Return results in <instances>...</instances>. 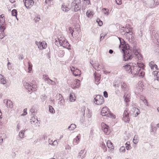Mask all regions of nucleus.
<instances>
[{
    "instance_id": "57",
    "label": "nucleus",
    "mask_w": 159,
    "mask_h": 159,
    "mask_svg": "<svg viewBox=\"0 0 159 159\" xmlns=\"http://www.w3.org/2000/svg\"><path fill=\"white\" fill-rule=\"evenodd\" d=\"M120 152H125V147L124 146H122L120 147Z\"/></svg>"
},
{
    "instance_id": "18",
    "label": "nucleus",
    "mask_w": 159,
    "mask_h": 159,
    "mask_svg": "<svg viewBox=\"0 0 159 159\" xmlns=\"http://www.w3.org/2000/svg\"><path fill=\"white\" fill-rule=\"evenodd\" d=\"M151 132L153 134H154L156 133L157 130V127L155 126L152 123L151 125Z\"/></svg>"
},
{
    "instance_id": "25",
    "label": "nucleus",
    "mask_w": 159,
    "mask_h": 159,
    "mask_svg": "<svg viewBox=\"0 0 159 159\" xmlns=\"http://www.w3.org/2000/svg\"><path fill=\"white\" fill-rule=\"evenodd\" d=\"M61 9L63 11L65 12H67L70 10L69 8L67 6L65 5H62Z\"/></svg>"
},
{
    "instance_id": "6",
    "label": "nucleus",
    "mask_w": 159,
    "mask_h": 159,
    "mask_svg": "<svg viewBox=\"0 0 159 159\" xmlns=\"http://www.w3.org/2000/svg\"><path fill=\"white\" fill-rule=\"evenodd\" d=\"M23 2L25 6L27 9L30 8L34 3L33 0H24Z\"/></svg>"
},
{
    "instance_id": "61",
    "label": "nucleus",
    "mask_w": 159,
    "mask_h": 159,
    "mask_svg": "<svg viewBox=\"0 0 159 159\" xmlns=\"http://www.w3.org/2000/svg\"><path fill=\"white\" fill-rule=\"evenodd\" d=\"M116 4L120 5L122 4V0H115Z\"/></svg>"
},
{
    "instance_id": "46",
    "label": "nucleus",
    "mask_w": 159,
    "mask_h": 159,
    "mask_svg": "<svg viewBox=\"0 0 159 159\" xmlns=\"http://www.w3.org/2000/svg\"><path fill=\"white\" fill-rule=\"evenodd\" d=\"M40 16L39 15H36L34 19V20L35 22L37 23L40 20Z\"/></svg>"
},
{
    "instance_id": "62",
    "label": "nucleus",
    "mask_w": 159,
    "mask_h": 159,
    "mask_svg": "<svg viewBox=\"0 0 159 159\" xmlns=\"http://www.w3.org/2000/svg\"><path fill=\"white\" fill-rule=\"evenodd\" d=\"M101 68H103V67L100 65L98 64L97 67V70L98 71L100 70Z\"/></svg>"
},
{
    "instance_id": "52",
    "label": "nucleus",
    "mask_w": 159,
    "mask_h": 159,
    "mask_svg": "<svg viewBox=\"0 0 159 159\" xmlns=\"http://www.w3.org/2000/svg\"><path fill=\"white\" fill-rule=\"evenodd\" d=\"M102 11L104 14L106 15H108V14L109 10L108 9L105 8H103L102 9Z\"/></svg>"
},
{
    "instance_id": "45",
    "label": "nucleus",
    "mask_w": 159,
    "mask_h": 159,
    "mask_svg": "<svg viewBox=\"0 0 159 159\" xmlns=\"http://www.w3.org/2000/svg\"><path fill=\"white\" fill-rule=\"evenodd\" d=\"M17 11L16 9H13L11 11V15L13 16H15L16 17L17 16Z\"/></svg>"
},
{
    "instance_id": "38",
    "label": "nucleus",
    "mask_w": 159,
    "mask_h": 159,
    "mask_svg": "<svg viewBox=\"0 0 159 159\" xmlns=\"http://www.w3.org/2000/svg\"><path fill=\"white\" fill-rule=\"evenodd\" d=\"M85 107H84L83 106L82 107H81V115H83V116H82V118L83 119H84V115L85 114Z\"/></svg>"
},
{
    "instance_id": "15",
    "label": "nucleus",
    "mask_w": 159,
    "mask_h": 159,
    "mask_svg": "<svg viewBox=\"0 0 159 159\" xmlns=\"http://www.w3.org/2000/svg\"><path fill=\"white\" fill-rule=\"evenodd\" d=\"M46 77L44 79V80L47 82V83L49 84H51L52 85H55V82L54 81L50 79L48 77V75L45 76Z\"/></svg>"
},
{
    "instance_id": "13",
    "label": "nucleus",
    "mask_w": 159,
    "mask_h": 159,
    "mask_svg": "<svg viewBox=\"0 0 159 159\" xmlns=\"http://www.w3.org/2000/svg\"><path fill=\"white\" fill-rule=\"evenodd\" d=\"M35 43L38 46V48L40 50H42L43 49L45 48L47 46V43H46L45 45H43L44 43L43 42H38L36 41L35 42Z\"/></svg>"
},
{
    "instance_id": "23",
    "label": "nucleus",
    "mask_w": 159,
    "mask_h": 159,
    "mask_svg": "<svg viewBox=\"0 0 159 159\" xmlns=\"http://www.w3.org/2000/svg\"><path fill=\"white\" fill-rule=\"evenodd\" d=\"M6 23H0V30L2 31V32H4V31L6 28Z\"/></svg>"
},
{
    "instance_id": "29",
    "label": "nucleus",
    "mask_w": 159,
    "mask_h": 159,
    "mask_svg": "<svg viewBox=\"0 0 159 159\" xmlns=\"http://www.w3.org/2000/svg\"><path fill=\"white\" fill-rule=\"evenodd\" d=\"M87 16L89 18L92 17L93 15V12L90 10H88L86 13Z\"/></svg>"
},
{
    "instance_id": "43",
    "label": "nucleus",
    "mask_w": 159,
    "mask_h": 159,
    "mask_svg": "<svg viewBox=\"0 0 159 159\" xmlns=\"http://www.w3.org/2000/svg\"><path fill=\"white\" fill-rule=\"evenodd\" d=\"M141 100L147 106H149L148 105V102L147 100L145 99V98L143 97L142 98H141Z\"/></svg>"
},
{
    "instance_id": "40",
    "label": "nucleus",
    "mask_w": 159,
    "mask_h": 159,
    "mask_svg": "<svg viewBox=\"0 0 159 159\" xmlns=\"http://www.w3.org/2000/svg\"><path fill=\"white\" fill-rule=\"evenodd\" d=\"M155 63L153 61H151L149 63V66L152 70H154Z\"/></svg>"
},
{
    "instance_id": "10",
    "label": "nucleus",
    "mask_w": 159,
    "mask_h": 159,
    "mask_svg": "<svg viewBox=\"0 0 159 159\" xmlns=\"http://www.w3.org/2000/svg\"><path fill=\"white\" fill-rule=\"evenodd\" d=\"M147 2L145 5L146 7L150 8L154 7L155 1L154 0H148Z\"/></svg>"
},
{
    "instance_id": "44",
    "label": "nucleus",
    "mask_w": 159,
    "mask_h": 159,
    "mask_svg": "<svg viewBox=\"0 0 159 159\" xmlns=\"http://www.w3.org/2000/svg\"><path fill=\"white\" fill-rule=\"evenodd\" d=\"M129 95L127 94L126 96L125 95L124 96V101L126 102H127L129 101Z\"/></svg>"
},
{
    "instance_id": "1",
    "label": "nucleus",
    "mask_w": 159,
    "mask_h": 159,
    "mask_svg": "<svg viewBox=\"0 0 159 159\" xmlns=\"http://www.w3.org/2000/svg\"><path fill=\"white\" fill-rule=\"evenodd\" d=\"M120 40V45L119 48L123 53V60L126 61L132 59L134 56L139 60L142 59V56L139 53L138 48L135 46H134L132 50L130 49L129 45L126 43L124 40L118 37Z\"/></svg>"
},
{
    "instance_id": "35",
    "label": "nucleus",
    "mask_w": 159,
    "mask_h": 159,
    "mask_svg": "<svg viewBox=\"0 0 159 159\" xmlns=\"http://www.w3.org/2000/svg\"><path fill=\"white\" fill-rule=\"evenodd\" d=\"M25 130H21L19 133V136L20 138H23L24 137V133Z\"/></svg>"
},
{
    "instance_id": "11",
    "label": "nucleus",
    "mask_w": 159,
    "mask_h": 159,
    "mask_svg": "<svg viewBox=\"0 0 159 159\" xmlns=\"http://www.w3.org/2000/svg\"><path fill=\"white\" fill-rule=\"evenodd\" d=\"M73 68L74 70H73L72 69H71V70L73 75L75 76H80L81 75V71L77 68L75 69L73 67Z\"/></svg>"
},
{
    "instance_id": "5",
    "label": "nucleus",
    "mask_w": 159,
    "mask_h": 159,
    "mask_svg": "<svg viewBox=\"0 0 159 159\" xmlns=\"http://www.w3.org/2000/svg\"><path fill=\"white\" fill-rule=\"evenodd\" d=\"M135 65V63H129L128 64L123 66V67L128 72L131 73L132 67Z\"/></svg>"
},
{
    "instance_id": "33",
    "label": "nucleus",
    "mask_w": 159,
    "mask_h": 159,
    "mask_svg": "<svg viewBox=\"0 0 159 159\" xmlns=\"http://www.w3.org/2000/svg\"><path fill=\"white\" fill-rule=\"evenodd\" d=\"M152 73L155 76H156L157 80L159 81V71H154Z\"/></svg>"
},
{
    "instance_id": "60",
    "label": "nucleus",
    "mask_w": 159,
    "mask_h": 159,
    "mask_svg": "<svg viewBox=\"0 0 159 159\" xmlns=\"http://www.w3.org/2000/svg\"><path fill=\"white\" fill-rule=\"evenodd\" d=\"M90 64H91V65L93 66V67L96 70H97V67L98 66V65H96V63L95 64H92V62H90Z\"/></svg>"
},
{
    "instance_id": "2",
    "label": "nucleus",
    "mask_w": 159,
    "mask_h": 159,
    "mask_svg": "<svg viewBox=\"0 0 159 159\" xmlns=\"http://www.w3.org/2000/svg\"><path fill=\"white\" fill-rule=\"evenodd\" d=\"M80 3V0H75L71 3V7L74 9L75 12L77 11L80 10V7H79V5Z\"/></svg>"
},
{
    "instance_id": "3",
    "label": "nucleus",
    "mask_w": 159,
    "mask_h": 159,
    "mask_svg": "<svg viewBox=\"0 0 159 159\" xmlns=\"http://www.w3.org/2000/svg\"><path fill=\"white\" fill-rule=\"evenodd\" d=\"M94 103L97 105H102L104 102V98L102 95H97L94 98Z\"/></svg>"
},
{
    "instance_id": "30",
    "label": "nucleus",
    "mask_w": 159,
    "mask_h": 159,
    "mask_svg": "<svg viewBox=\"0 0 159 159\" xmlns=\"http://www.w3.org/2000/svg\"><path fill=\"white\" fill-rule=\"evenodd\" d=\"M80 139L79 138V136L77 135L76 138L74 139L73 141V143L74 144H76L78 143L80 141Z\"/></svg>"
},
{
    "instance_id": "37",
    "label": "nucleus",
    "mask_w": 159,
    "mask_h": 159,
    "mask_svg": "<svg viewBox=\"0 0 159 159\" xmlns=\"http://www.w3.org/2000/svg\"><path fill=\"white\" fill-rule=\"evenodd\" d=\"M76 128V125L74 124H72L68 127V129L70 130H72Z\"/></svg>"
},
{
    "instance_id": "31",
    "label": "nucleus",
    "mask_w": 159,
    "mask_h": 159,
    "mask_svg": "<svg viewBox=\"0 0 159 159\" xmlns=\"http://www.w3.org/2000/svg\"><path fill=\"white\" fill-rule=\"evenodd\" d=\"M80 80L78 79H76L75 80L74 84L75 85V87L76 88H78L80 86Z\"/></svg>"
},
{
    "instance_id": "51",
    "label": "nucleus",
    "mask_w": 159,
    "mask_h": 159,
    "mask_svg": "<svg viewBox=\"0 0 159 159\" xmlns=\"http://www.w3.org/2000/svg\"><path fill=\"white\" fill-rule=\"evenodd\" d=\"M37 88V86L36 84H33L32 85H31V91H34L36 90V88Z\"/></svg>"
},
{
    "instance_id": "8",
    "label": "nucleus",
    "mask_w": 159,
    "mask_h": 159,
    "mask_svg": "<svg viewBox=\"0 0 159 159\" xmlns=\"http://www.w3.org/2000/svg\"><path fill=\"white\" fill-rule=\"evenodd\" d=\"M139 70L140 68L139 67L135 65L132 67L131 74L135 75H137L138 73H139Z\"/></svg>"
},
{
    "instance_id": "42",
    "label": "nucleus",
    "mask_w": 159,
    "mask_h": 159,
    "mask_svg": "<svg viewBox=\"0 0 159 159\" xmlns=\"http://www.w3.org/2000/svg\"><path fill=\"white\" fill-rule=\"evenodd\" d=\"M136 66L139 67L140 70H143L144 68V65L143 64L137 63V64H136Z\"/></svg>"
},
{
    "instance_id": "49",
    "label": "nucleus",
    "mask_w": 159,
    "mask_h": 159,
    "mask_svg": "<svg viewBox=\"0 0 159 159\" xmlns=\"http://www.w3.org/2000/svg\"><path fill=\"white\" fill-rule=\"evenodd\" d=\"M143 70H140L139 71V73L137 75L138 76L143 77L144 75V72H143Z\"/></svg>"
},
{
    "instance_id": "19",
    "label": "nucleus",
    "mask_w": 159,
    "mask_h": 159,
    "mask_svg": "<svg viewBox=\"0 0 159 159\" xmlns=\"http://www.w3.org/2000/svg\"><path fill=\"white\" fill-rule=\"evenodd\" d=\"M151 35L155 38L156 39L159 37V32L156 30H153L152 31Z\"/></svg>"
},
{
    "instance_id": "14",
    "label": "nucleus",
    "mask_w": 159,
    "mask_h": 159,
    "mask_svg": "<svg viewBox=\"0 0 159 159\" xmlns=\"http://www.w3.org/2000/svg\"><path fill=\"white\" fill-rule=\"evenodd\" d=\"M109 109L106 107H103L101 111V114L102 116L107 115V114L109 112Z\"/></svg>"
},
{
    "instance_id": "50",
    "label": "nucleus",
    "mask_w": 159,
    "mask_h": 159,
    "mask_svg": "<svg viewBox=\"0 0 159 159\" xmlns=\"http://www.w3.org/2000/svg\"><path fill=\"white\" fill-rule=\"evenodd\" d=\"M125 148L126 149L128 150L131 148V147L129 142H127L125 143Z\"/></svg>"
},
{
    "instance_id": "63",
    "label": "nucleus",
    "mask_w": 159,
    "mask_h": 159,
    "mask_svg": "<svg viewBox=\"0 0 159 159\" xmlns=\"http://www.w3.org/2000/svg\"><path fill=\"white\" fill-rule=\"evenodd\" d=\"M6 23L5 20V17H3L2 19H0V23Z\"/></svg>"
},
{
    "instance_id": "56",
    "label": "nucleus",
    "mask_w": 159,
    "mask_h": 159,
    "mask_svg": "<svg viewBox=\"0 0 159 159\" xmlns=\"http://www.w3.org/2000/svg\"><path fill=\"white\" fill-rule=\"evenodd\" d=\"M97 22L98 23V25L101 26L102 25V22L100 19H98L97 20Z\"/></svg>"
},
{
    "instance_id": "53",
    "label": "nucleus",
    "mask_w": 159,
    "mask_h": 159,
    "mask_svg": "<svg viewBox=\"0 0 159 159\" xmlns=\"http://www.w3.org/2000/svg\"><path fill=\"white\" fill-rule=\"evenodd\" d=\"M84 150H81L79 153L77 157L78 158H80L82 155L84 153Z\"/></svg>"
},
{
    "instance_id": "48",
    "label": "nucleus",
    "mask_w": 159,
    "mask_h": 159,
    "mask_svg": "<svg viewBox=\"0 0 159 159\" xmlns=\"http://www.w3.org/2000/svg\"><path fill=\"white\" fill-rule=\"evenodd\" d=\"M107 116L109 117L112 118H115L116 117V116L113 115V114L111 113L110 111H109V112L107 114Z\"/></svg>"
},
{
    "instance_id": "64",
    "label": "nucleus",
    "mask_w": 159,
    "mask_h": 159,
    "mask_svg": "<svg viewBox=\"0 0 159 159\" xmlns=\"http://www.w3.org/2000/svg\"><path fill=\"white\" fill-rule=\"evenodd\" d=\"M106 34H102L100 35V41H101L103 40L104 37L106 35Z\"/></svg>"
},
{
    "instance_id": "34",
    "label": "nucleus",
    "mask_w": 159,
    "mask_h": 159,
    "mask_svg": "<svg viewBox=\"0 0 159 159\" xmlns=\"http://www.w3.org/2000/svg\"><path fill=\"white\" fill-rule=\"evenodd\" d=\"M58 42L60 46L62 45V43L65 41V38L63 37H60L58 39Z\"/></svg>"
},
{
    "instance_id": "59",
    "label": "nucleus",
    "mask_w": 159,
    "mask_h": 159,
    "mask_svg": "<svg viewBox=\"0 0 159 159\" xmlns=\"http://www.w3.org/2000/svg\"><path fill=\"white\" fill-rule=\"evenodd\" d=\"M27 108H25L24 109L23 112L24 113L21 114V116H24L25 115L27 114Z\"/></svg>"
},
{
    "instance_id": "27",
    "label": "nucleus",
    "mask_w": 159,
    "mask_h": 159,
    "mask_svg": "<svg viewBox=\"0 0 159 159\" xmlns=\"http://www.w3.org/2000/svg\"><path fill=\"white\" fill-rule=\"evenodd\" d=\"M0 83L3 84H5L6 83L5 79L1 75H0Z\"/></svg>"
},
{
    "instance_id": "26",
    "label": "nucleus",
    "mask_w": 159,
    "mask_h": 159,
    "mask_svg": "<svg viewBox=\"0 0 159 159\" xmlns=\"http://www.w3.org/2000/svg\"><path fill=\"white\" fill-rule=\"evenodd\" d=\"M75 94L73 93H70L69 96L70 100L71 102H73L75 100Z\"/></svg>"
},
{
    "instance_id": "20",
    "label": "nucleus",
    "mask_w": 159,
    "mask_h": 159,
    "mask_svg": "<svg viewBox=\"0 0 159 159\" xmlns=\"http://www.w3.org/2000/svg\"><path fill=\"white\" fill-rule=\"evenodd\" d=\"M6 101V105L7 107L12 108L13 107L12 102L10 100H4V103Z\"/></svg>"
},
{
    "instance_id": "4",
    "label": "nucleus",
    "mask_w": 159,
    "mask_h": 159,
    "mask_svg": "<svg viewBox=\"0 0 159 159\" xmlns=\"http://www.w3.org/2000/svg\"><path fill=\"white\" fill-rule=\"evenodd\" d=\"M122 120L125 122H129L130 120V114L129 112V111L126 109L123 113Z\"/></svg>"
},
{
    "instance_id": "12",
    "label": "nucleus",
    "mask_w": 159,
    "mask_h": 159,
    "mask_svg": "<svg viewBox=\"0 0 159 159\" xmlns=\"http://www.w3.org/2000/svg\"><path fill=\"white\" fill-rule=\"evenodd\" d=\"M37 118H36L35 117H32L30 119V122L31 124L35 126H39V122L38 121Z\"/></svg>"
},
{
    "instance_id": "21",
    "label": "nucleus",
    "mask_w": 159,
    "mask_h": 159,
    "mask_svg": "<svg viewBox=\"0 0 159 159\" xmlns=\"http://www.w3.org/2000/svg\"><path fill=\"white\" fill-rule=\"evenodd\" d=\"M121 88L122 89V90L124 91L127 90V84L125 82L121 83Z\"/></svg>"
},
{
    "instance_id": "22",
    "label": "nucleus",
    "mask_w": 159,
    "mask_h": 159,
    "mask_svg": "<svg viewBox=\"0 0 159 159\" xmlns=\"http://www.w3.org/2000/svg\"><path fill=\"white\" fill-rule=\"evenodd\" d=\"M24 86L25 88L27 89L29 92L30 91L31 89V84L27 82H24Z\"/></svg>"
},
{
    "instance_id": "36",
    "label": "nucleus",
    "mask_w": 159,
    "mask_h": 159,
    "mask_svg": "<svg viewBox=\"0 0 159 159\" xmlns=\"http://www.w3.org/2000/svg\"><path fill=\"white\" fill-rule=\"evenodd\" d=\"M37 110L35 109L34 107H32V108L30 109V111L31 113V114L32 115H34L36 113Z\"/></svg>"
},
{
    "instance_id": "39",
    "label": "nucleus",
    "mask_w": 159,
    "mask_h": 159,
    "mask_svg": "<svg viewBox=\"0 0 159 159\" xmlns=\"http://www.w3.org/2000/svg\"><path fill=\"white\" fill-rule=\"evenodd\" d=\"M28 72L29 73H30L31 72V71L32 70V66L33 65L31 63V62L30 61L28 62Z\"/></svg>"
},
{
    "instance_id": "47",
    "label": "nucleus",
    "mask_w": 159,
    "mask_h": 159,
    "mask_svg": "<svg viewBox=\"0 0 159 159\" xmlns=\"http://www.w3.org/2000/svg\"><path fill=\"white\" fill-rule=\"evenodd\" d=\"M49 112L53 114L55 112L54 109L51 106H49Z\"/></svg>"
},
{
    "instance_id": "58",
    "label": "nucleus",
    "mask_w": 159,
    "mask_h": 159,
    "mask_svg": "<svg viewBox=\"0 0 159 159\" xmlns=\"http://www.w3.org/2000/svg\"><path fill=\"white\" fill-rule=\"evenodd\" d=\"M120 32L122 35H126L125 29H121L120 30Z\"/></svg>"
},
{
    "instance_id": "28",
    "label": "nucleus",
    "mask_w": 159,
    "mask_h": 159,
    "mask_svg": "<svg viewBox=\"0 0 159 159\" xmlns=\"http://www.w3.org/2000/svg\"><path fill=\"white\" fill-rule=\"evenodd\" d=\"M107 145L108 148H111V149H113L114 148L113 144L110 141H107Z\"/></svg>"
},
{
    "instance_id": "24",
    "label": "nucleus",
    "mask_w": 159,
    "mask_h": 159,
    "mask_svg": "<svg viewBox=\"0 0 159 159\" xmlns=\"http://www.w3.org/2000/svg\"><path fill=\"white\" fill-rule=\"evenodd\" d=\"M94 75L95 79V82H98L100 80V75L99 74H97L95 73H94Z\"/></svg>"
},
{
    "instance_id": "41",
    "label": "nucleus",
    "mask_w": 159,
    "mask_h": 159,
    "mask_svg": "<svg viewBox=\"0 0 159 159\" xmlns=\"http://www.w3.org/2000/svg\"><path fill=\"white\" fill-rule=\"evenodd\" d=\"M101 147L104 150V152L106 151H107V148L106 147L105 143L103 142H102L100 144Z\"/></svg>"
},
{
    "instance_id": "9",
    "label": "nucleus",
    "mask_w": 159,
    "mask_h": 159,
    "mask_svg": "<svg viewBox=\"0 0 159 159\" xmlns=\"http://www.w3.org/2000/svg\"><path fill=\"white\" fill-rule=\"evenodd\" d=\"M56 99L57 100H58V103L61 105H63V103L64 102V100L62 96L60 94H57L56 95Z\"/></svg>"
},
{
    "instance_id": "7",
    "label": "nucleus",
    "mask_w": 159,
    "mask_h": 159,
    "mask_svg": "<svg viewBox=\"0 0 159 159\" xmlns=\"http://www.w3.org/2000/svg\"><path fill=\"white\" fill-rule=\"evenodd\" d=\"M101 126L102 128L105 133L107 134H109L110 131L109 129L108 125L104 123H101Z\"/></svg>"
},
{
    "instance_id": "16",
    "label": "nucleus",
    "mask_w": 159,
    "mask_h": 159,
    "mask_svg": "<svg viewBox=\"0 0 159 159\" xmlns=\"http://www.w3.org/2000/svg\"><path fill=\"white\" fill-rule=\"evenodd\" d=\"M131 111L134 112V116H137L140 113V112L138 108L133 107L132 109L131 110Z\"/></svg>"
},
{
    "instance_id": "55",
    "label": "nucleus",
    "mask_w": 159,
    "mask_h": 159,
    "mask_svg": "<svg viewBox=\"0 0 159 159\" xmlns=\"http://www.w3.org/2000/svg\"><path fill=\"white\" fill-rule=\"evenodd\" d=\"M46 96L45 95H43L41 96V98L42 101H44L46 99Z\"/></svg>"
},
{
    "instance_id": "17",
    "label": "nucleus",
    "mask_w": 159,
    "mask_h": 159,
    "mask_svg": "<svg viewBox=\"0 0 159 159\" xmlns=\"http://www.w3.org/2000/svg\"><path fill=\"white\" fill-rule=\"evenodd\" d=\"M61 46H62L63 48H67L68 50L71 49L70 48V45L67 41H65Z\"/></svg>"
},
{
    "instance_id": "54",
    "label": "nucleus",
    "mask_w": 159,
    "mask_h": 159,
    "mask_svg": "<svg viewBox=\"0 0 159 159\" xmlns=\"http://www.w3.org/2000/svg\"><path fill=\"white\" fill-rule=\"evenodd\" d=\"M4 37V32H2V31L0 30V39H2Z\"/></svg>"
},
{
    "instance_id": "32",
    "label": "nucleus",
    "mask_w": 159,
    "mask_h": 159,
    "mask_svg": "<svg viewBox=\"0 0 159 159\" xmlns=\"http://www.w3.org/2000/svg\"><path fill=\"white\" fill-rule=\"evenodd\" d=\"M125 30L126 33V35H127V34H129L130 35V36L132 37V32L131 31L130 29H129L128 28H126V27L125 28Z\"/></svg>"
}]
</instances>
